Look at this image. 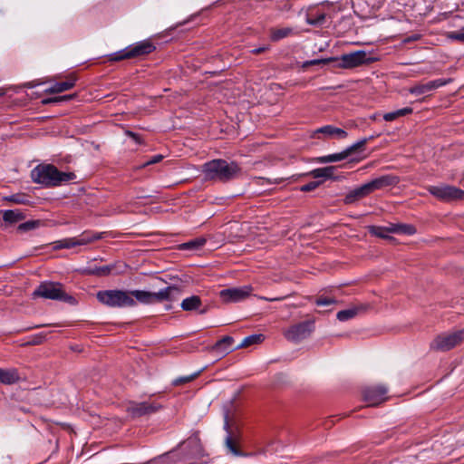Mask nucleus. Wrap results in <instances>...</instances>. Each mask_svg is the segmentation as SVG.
Wrapping results in <instances>:
<instances>
[{"mask_svg":"<svg viewBox=\"0 0 464 464\" xmlns=\"http://www.w3.org/2000/svg\"><path fill=\"white\" fill-rule=\"evenodd\" d=\"M447 37L453 41L464 43V28H462L459 31H453L448 33Z\"/></svg>","mask_w":464,"mask_h":464,"instance_id":"obj_44","label":"nucleus"},{"mask_svg":"<svg viewBox=\"0 0 464 464\" xmlns=\"http://www.w3.org/2000/svg\"><path fill=\"white\" fill-rule=\"evenodd\" d=\"M348 136V133L343 129L335 127L334 125H325L316 129L312 138L316 139H334V140H344Z\"/></svg>","mask_w":464,"mask_h":464,"instance_id":"obj_16","label":"nucleus"},{"mask_svg":"<svg viewBox=\"0 0 464 464\" xmlns=\"http://www.w3.org/2000/svg\"><path fill=\"white\" fill-rule=\"evenodd\" d=\"M464 340V330L449 334L438 335L430 343V348L435 351L447 352L453 349Z\"/></svg>","mask_w":464,"mask_h":464,"instance_id":"obj_10","label":"nucleus"},{"mask_svg":"<svg viewBox=\"0 0 464 464\" xmlns=\"http://www.w3.org/2000/svg\"><path fill=\"white\" fill-rule=\"evenodd\" d=\"M451 82H452V79L449 78V79H436L433 81H430L426 83H417L409 89V92L411 94H414V95L424 94L426 92L434 91L440 87L445 86Z\"/></svg>","mask_w":464,"mask_h":464,"instance_id":"obj_18","label":"nucleus"},{"mask_svg":"<svg viewBox=\"0 0 464 464\" xmlns=\"http://www.w3.org/2000/svg\"><path fill=\"white\" fill-rule=\"evenodd\" d=\"M209 311V305H205L203 308L198 309L199 314H205Z\"/></svg>","mask_w":464,"mask_h":464,"instance_id":"obj_52","label":"nucleus"},{"mask_svg":"<svg viewBox=\"0 0 464 464\" xmlns=\"http://www.w3.org/2000/svg\"><path fill=\"white\" fill-rule=\"evenodd\" d=\"M266 50H268L267 46H262V47H258V48L253 49L251 51V53L253 54H261V53H265Z\"/></svg>","mask_w":464,"mask_h":464,"instance_id":"obj_51","label":"nucleus"},{"mask_svg":"<svg viewBox=\"0 0 464 464\" xmlns=\"http://www.w3.org/2000/svg\"><path fill=\"white\" fill-rule=\"evenodd\" d=\"M293 34V28L283 27V28H271L270 39L273 42H277L283 38H285Z\"/></svg>","mask_w":464,"mask_h":464,"instance_id":"obj_32","label":"nucleus"},{"mask_svg":"<svg viewBox=\"0 0 464 464\" xmlns=\"http://www.w3.org/2000/svg\"><path fill=\"white\" fill-rule=\"evenodd\" d=\"M128 295L130 299H134L137 303L143 304H153L152 292L145 290H128Z\"/></svg>","mask_w":464,"mask_h":464,"instance_id":"obj_26","label":"nucleus"},{"mask_svg":"<svg viewBox=\"0 0 464 464\" xmlns=\"http://www.w3.org/2000/svg\"><path fill=\"white\" fill-rule=\"evenodd\" d=\"M204 370H205V368H202L199 371H198L188 376L179 377L172 382V384L174 386H179V385H182L185 383H188V382L194 381L195 379H197Z\"/></svg>","mask_w":464,"mask_h":464,"instance_id":"obj_43","label":"nucleus"},{"mask_svg":"<svg viewBox=\"0 0 464 464\" xmlns=\"http://www.w3.org/2000/svg\"><path fill=\"white\" fill-rule=\"evenodd\" d=\"M365 308L364 305H359L339 311L336 314V318L341 322L348 321L354 318L360 312L364 311Z\"/></svg>","mask_w":464,"mask_h":464,"instance_id":"obj_30","label":"nucleus"},{"mask_svg":"<svg viewBox=\"0 0 464 464\" xmlns=\"http://www.w3.org/2000/svg\"><path fill=\"white\" fill-rule=\"evenodd\" d=\"M76 77L69 75L67 80L64 82H58L52 85L50 88L45 90L46 93H60L68 90H71L75 86Z\"/></svg>","mask_w":464,"mask_h":464,"instance_id":"obj_23","label":"nucleus"},{"mask_svg":"<svg viewBox=\"0 0 464 464\" xmlns=\"http://www.w3.org/2000/svg\"><path fill=\"white\" fill-rule=\"evenodd\" d=\"M370 194H371V192L369 190V188H368L367 184L365 183V184L349 191L343 198V203L345 205L353 204L356 201L367 197Z\"/></svg>","mask_w":464,"mask_h":464,"instance_id":"obj_21","label":"nucleus"},{"mask_svg":"<svg viewBox=\"0 0 464 464\" xmlns=\"http://www.w3.org/2000/svg\"><path fill=\"white\" fill-rule=\"evenodd\" d=\"M265 340V335L262 334H251L244 338L242 343L236 346V349L249 347L253 344L261 343Z\"/></svg>","mask_w":464,"mask_h":464,"instance_id":"obj_34","label":"nucleus"},{"mask_svg":"<svg viewBox=\"0 0 464 464\" xmlns=\"http://www.w3.org/2000/svg\"><path fill=\"white\" fill-rule=\"evenodd\" d=\"M326 14L324 12H311L307 16V23L312 25L321 26L325 22Z\"/></svg>","mask_w":464,"mask_h":464,"instance_id":"obj_38","label":"nucleus"},{"mask_svg":"<svg viewBox=\"0 0 464 464\" xmlns=\"http://www.w3.org/2000/svg\"><path fill=\"white\" fill-rule=\"evenodd\" d=\"M163 159V156L160 155V154H158V155H155V156H152L149 160H147L143 165L144 166H147V165H150V164H155V163H158L160 161H161Z\"/></svg>","mask_w":464,"mask_h":464,"instance_id":"obj_49","label":"nucleus"},{"mask_svg":"<svg viewBox=\"0 0 464 464\" xmlns=\"http://www.w3.org/2000/svg\"><path fill=\"white\" fill-rule=\"evenodd\" d=\"M430 194L442 201L462 200L464 199V190L450 185L430 186L428 188Z\"/></svg>","mask_w":464,"mask_h":464,"instance_id":"obj_12","label":"nucleus"},{"mask_svg":"<svg viewBox=\"0 0 464 464\" xmlns=\"http://www.w3.org/2000/svg\"><path fill=\"white\" fill-rule=\"evenodd\" d=\"M387 228H388V227L369 226L368 232L370 233V235L380 237V238L388 239V240L394 239L392 237L388 235L389 232H386Z\"/></svg>","mask_w":464,"mask_h":464,"instance_id":"obj_36","label":"nucleus"},{"mask_svg":"<svg viewBox=\"0 0 464 464\" xmlns=\"http://www.w3.org/2000/svg\"><path fill=\"white\" fill-rule=\"evenodd\" d=\"M176 292L177 294L180 293V288L176 285H169L161 289L160 291L154 293L152 292V300L153 304L161 303L163 301H172L174 298L172 294Z\"/></svg>","mask_w":464,"mask_h":464,"instance_id":"obj_22","label":"nucleus"},{"mask_svg":"<svg viewBox=\"0 0 464 464\" xmlns=\"http://www.w3.org/2000/svg\"><path fill=\"white\" fill-rule=\"evenodd\" d=\"M323 184V180L310 181L309 183L303 185L300 190L303 192H310L317 188Z\"/></svg>","mask_w":464,"mask_h":464,"instance_id":"obj_45","label":"nucleus"},{"mask_svg":"<svg viewBox=\"0 0 464 464\" xmlns=\"http://www.w3.org/2000/svg\"><path fill=\"white\" fill-rule=\"evenodd\" d=\"M233 344L234 338L229 335H225L211 346V351L216 352L218 354L225 355L227 354L228 353L237 350L236 347L233 346Z\"/></svg>","mask_w":464,"mask_h":464,"instance_id":"obj_20","label":"nucleus"},{"mask_svg":"<svg viewBox=\"0 0 464 464\" xmlns=\"http://www.w3.org/2000/svg\"><path fill=\"white\" fill-rule=\"evenodd\" d=\"M224 430L227 431L225 447L227 448V452L236 457L249 456L248 453H246L241 450L243 435L240 427L235 422H230L227 413L225 415Z\"/></svg>","mask_w":464,"mask_h":464,"instance_id":"obj_5","label":"nucleus"},{"mask_svg":"<svg viewBox=\"0 0 464 464\" xmlns=\"http://www.w3.org/2000/svg\"><path fill=\"white\" fill-rule=\"evenodd\" d=\"M20 381L19 372L14 368L3 369L0 368V383L5 385H12Z\"/></svg>","mask_w":464,"mask_h":464,"instance_id":"obj_25","label":"nucleus"},{"mask_svg":"<svg viewBox=\"0 0 464 464\" xmlns=\"http://www.w3.org/2000/svg\"><path fill=\"white\" fill-rule=\"evenodd\" d=\"M41 221L40 220H28L24 223H21L17 227V231L20 233H25L34 229H36L40 227Z\"/></svg>","mask_w":464,"mask_h":464,"instance_id":"obj_42","label":"nucleus"},{"mask_svg":"<svg viewBox=\"0 0 464 464\" xmlns=\"http://www.w3.org/2000/svg\"><path fill=\"white\" fill-rule=\"evenodd\" d=\"M47 325L48 324H38V325L28 327V328L24 329V331L31 330V329H36V328H40V327H44V326H47Z\"/></svg>","mask_w":464,"mask_h":464,"instance_id":"obj_55","label":"nucleus"},{"mask_svg":"<svg viewBox=\"0 0 464 464\" xmlns=\"http://www.w3.org/2000/svg\"><path fill=\"white\" fill-rule=\"evenodd\" d=\"M386 232L411 236L417 232V229L413 225L399 223L391 224V226L386 229Z\"/></svg>","mask_w":464,"mask_h":464,"instance_id":"obj_27","label":"nucleus"},{"mask_svg":"<svg viewBox=\"0 0 464 464\" xmlns=\"http://www.w3.org/2000/svg\"><path fill=\"white\" fill-rule=\"evenodd\" d=\"M346 159V155L343 150L339 153H334L326 156H322L316 158V162L321 164L330 163V162H337Z\"/></svg>","mask_w":464,"mask_h":464,"instance_id":"obj_37","label":"nucleus"},{"mask_svg":"<svg viewBox=\"0 0 464 464\" xmlns=\"http://www.w3.org/2000/svg\"><path fill=\"white\" fill-rule=\"evenodd\" d=\"M45 339V335L44 334H38L34 335L30 341H28L25 344L26 345H39L44 343Z\"/></svg>","mask_w":464,"mask_h":464,"instance_id":"obj_47","label":"nucleus"},{"mask_svg":"<svg viewBox=\"0 0 464 464\" xmlns=\"http://www.w3.org/2000/svg\"><path fill=\"white\" fill-rule=\"evenodd\" d=\"M283 10H285V11H288L291 9V4L289 3V1H286L285 4H284V6L282 8Z\"/></svg>","mask_w":464,"mask_h":464,"instance_id":"obj_53","label":"nucleus"},{"mask_svg":"<svg viewBox=\"0 0 464 464\" xmlns=\"http://www.w3.org/2000/svg\"><path fill=\"white\" fill-rule=\"evenodd\" d=\"M160 409L162 405L156 401H130L127 411L132 418H140L156 413Z\"/></svg>","mask_w":464,"mask_h":464,"instance_id":"obj_15","label":"nucleus"},{"mask_svg":"<svg viewBox=\"0 0 464 464\" xmlns=\"http://www.w3.org/2000/svg\"><path fill=\"white\" fill-rule=\"evenodd\" d=\"M314 331V321L307 320L291 325L284 334L286 340L298 343L306 339Z\"/></svg>","mask_w":464,"mask_h":464,"instance_id":"obj_9","label":"nucleus"},{"mask_svg":"<svg viewBox=\"0 0 464 464\" xmlns=\"http://www.w3.org/2000/svg\"><path fill=\"white\" fill-rule=\"evenodd\" d=\"M335 169V166H327L324 168L314 169L308 173L303 174L302 176H311L314 179L324 178L335 180L337 179V177H334Z\"/></svg>","mask_w":464,"mask_h":464,"instance_id":"obj_24","label":"nucleus"},{"mask_svg":"<svg viewBox=\"0 0 464 464\" xmlns=\"http://www.w3.org/2000/svg\"><path fill=\"white\" fill-rule=\"evenodd\" d=\"M184 447V460H201L205 456V450L198 435L195 434L180 443Z\"/></svg>","mask_w":464,"mask_h":464,"instance_id":"obj_13","label":"nucleus"},{"mask_svg":"<svg viewBox=\"0 0 464 464\" xmlns=\"http://www.w3.org/2000/svg\"><path fill=\"white\" fill-rule=\"evenodd\" d=\"M206 242L207 239L200 237L179 245V248L180 250H198L206 244Z\"/></svg>","mask_w":464,"mask_h":464,"instance_id":"obj_33","label":"nucleus"},{"mask_svg":"<svg viewBox=\"0 0 464 464\" xmlns=\"http://www.w3.org/2000/svg\"><path fill=\"white\" fill-rule=\"evenodd\" d=\"M202 305L201 298L198 295H192L185 298L180 306L184 311H196L198 310Z\"/></svg>","mask_w":464,"mask_h":464,"instance_id":"obj_31","label":"nucleus"},{"mask_svg":"<svg viewBox=\"0 0 464 464\" xmlns=\"http://www.w3.org/2000/svg\"><path fill=\"white\" fill-rule=\"evenodd\" d=\"M253 287L251 285H244L241 287H229L219 292V297L223 303H237L241 302L251 295Z\"/></svg>","mask_w":464,"mask_h":464,"instance_id":"obj_14","label":"nucleus"},{"mask_svg":"<svg viewBox=\"0 0 464 464\" xmlns=\"http://www.w3.org/2000/svg\"><path fill=\"white\" fill-rule=\"evenodd\" d=\"M106 232L84 231L77 237L65 238L54 242L53 249L59 250L63 248H72L78 246L88 245L92 242L100 240L104 237Z\"/></svg>","mask_w":464,"mask_h":464,"instance_id":"obj_8","label":"nucleus"},{"mask_svg":"<svg viewBox=\"0 0 464 464\" xmlns=\"http://www.w3.org/2000/svg\"><path fill=\"white\" fill-rule=\"evenodd\" d=\"M31 178L35 183L52 188L74 180L76 175L74 172L61 171L53 164H39L31 171Z\"/></svg>","mask_w":464,"mask_h":464,"instance_id":"obj_2","label":"nucleus"},{"mask_svg":"<svg viewBox=\"0 0 464 464\" xmlns=\"http://www.w3.org/2000/svg\"><path fill=\"white\" fill-rule=\"evenodd\" d=\"M100 304L110 308H124L136 306V301L128 295V290L108 289L96 293Z\"/></svg>","mask_w":464,"mask_h":464,"instance_id":"obj_4","label":"nucleus"},{"mask_svg":"<svg viewBox=\"0 0 464 464\" xmlns=\"http://www.w3.org/2000/svg\"><path fill=\"white\" fill-rule=\"evenodd\" d=\"M35 85L36 83H34V82H29L24 84L25 88H34Z\"/></svg>","mask_w":464,"mask_h":464,"instance_id":"obj_54","label":"nucleus"},{"mask_svg":"<svg viewBox=\"0 0 464 464\" xmlns=\"http://www.w3.org/2000/svg\"><path fill=\"white\" fill-rule=\"evenodd\" d=\"M386 387L382 385L366 388L363 392V400L369 406H377L385 400Z\"/></svg>","mask_w":464,"mask_h":464,"instance_id":"obj_17","label":"nucleus"},{"mask_svg":"<svg viewBox=\"0 0 464 464\" xmlns=\"http://www.w3.org/2000/svg\"><path fill=\"white\" fill-rule=\"evenodd\" d=\"M359 160H360V159H352L351 162H358Z\"/></svg>","mask_w":464,"mask_h":464,"instance_id":"obj_58","label":"nucleus"},{"mask_svg":"<svg viewBox=\"0 0 464 464\" xmlns=\"http://www.w3.org/2000/svg\"><path fill=\"white\" fill-rule=\"evenodd\" d=\"M125 134L130 138H132L138 144H141L142 143V140H141V137L140 134L138 133H135L131 130H126L125 131Z\"/></svg>","mask_w":464,"mask_h":464,"instance_id":"obj_48","label":"nucleus"},{"mask_svg":"<svg viewBox=\"0 0 464 464\" xmlns=\"http://www.w3.org/2000/svg\"><path fill=\"white\" fill-rule=\"evenodd\" d=\"M33 298H44L50 300L62 301L71 305L78 304L77 299L67 294L63 285L59 282L44 281L42 282L33 292Z\"/></svg>","mask_w":464,"mask_h":464,"instance_id":"obj_3","label":"nucleus"},{"mask_svg":"<svg viewBox=\"0 0 464 464\" xmlns=\"http://www.w3.org/2000/svg\"><path fill=\"white\" fill-rule=\"evenodd\" d=\"M400 182V178L395 175L387 174L378 177L369 182H367V186L371 193L375 190L382 189L387 187L396 186Z\"/></svg>","mask_w":464,"mask_h":464,"instance_id":"obj_19","label":"nucleus"},{"mask_svg":"<svg viewBox=\"0 0 464 464\" xmlns=\"http://www.w3.org/2000/svg\"><path fill=\"white\" fill-rule=\"evenodd\" d=\"M338 62V57H329V58H322V59H314L310 61L304 62L302 67L304 69L308 68L313 65H326Z\"/></svg>","mask_w":464,"mask_h":464,"instance_id":"obj_39","label":"nucleus"},{"mask_svg":"<svg viewBox=\"0 0 464 464\" xmlns=\"http://www.w3.org/2000/svg\"><path fill=\"white\" fill-rule=\"evenodd\" d=\"M420 39V34H414L405 38L403 42L406 43V44H409V43L416 42V41H418Z\"/></svg>","mask_w":464,"mask_h":464,"instance_id":"obj_50","label":"nucleus"},{"mask_svg":"<svg viewBox=\"0 0 464 464\" xmlns=\"http://www.w3.org/2000/svg\"><path fill=\"white\" fill-rule=\"evenodd\" d=\"M413 112V109L411 107H405L394 111L387 112L383 115V119L386 121H392L399 117L406 116L411 114Z\"/></svg>","mask_w":464,"mask_h":464,"instance_id":"obj_35","label":"nucleus"},{"mask_svg":"<svg viewBox=\"0 0 464 464\" xmlns=\"http://www.w3.org/2000/svg\"><path fill=\"white\" fill-rule=\"evenodd\" d=\"M76 97V94H65V95H60L51 98H45L42 100V103L44 105L51 104V103H60L63 102H68Z\"/></svg>","mask_w":464,"mask_h":464,"instance_id":"obj_41","label":"nucleus"},{"mask_svg":"<svg viewBox=\"0 0 464 464\" xmlns=\"http://www.w3.org/2000/svg\"><path fill=\"white\" fill-rule=\"evenodd\" d=\"M156 50V46L150 40H144L130 45L121 51L107 55L109 62H121L148 55Z\"/></svg>","mask_w":464,"mask_h":464,"instance_id":"obj_6","label":"nucleus"},{"mask_svg":"<svg viewBox=\"0 0 464 464\" xmlns=\"http://www.w3.org/2000/svg\"><path fill=\"white\" fill-rule=\"evenodd\" d=\"M324 425L325 427L328 429V428H331L333 425H334V421L333 420H326L324 422Z\"/></svg>","mask_w":464,"mask_h":464,"instance_id":"obj_56","label":"nucleus"},{"mask_svg":"<svg viewBox=\"0 0 464 464\" xmlns=\"http://www.w3.org/2000/svg\"><path fill=\"white\" fill-rule=\"evenodd\" d=\"M379 59L363 50H358L349 53H343L338 57V62L334 63L337 68L353 69L362 65H369Z\"/></svg>","mask_w":464,"mask_h":464,"instance_id":"obj_7","label":"nucleus"},{"mask_svg":"<svg viewBox=\"0 0 464 464\" xmlns=\"http://www.w3.org/2000/svg\"><path fill=\"white\" fill-rule=\"evenodd\" d=\"M373 138H374L373 136L363 138V139L360 140L359 141L355 142L354 144H353V145L349 146L348 148H346L343 150L344 154L346 155V159L349 156H352L353 154L361 153V152L364 151L366 144L370 140H372Z\"/></svg>","mask_w":464,"mask_h":464,"instance_id":"obj_29","label":"nucleus"},{"mask_svg":"<svg viewBox=\"0 0 464 464\" xmlns=\"http://www.w3.org/2000/svg\"><path fill=\"white\" fill-rule=\"evenodd\" d=\"M337 301L334 298L326 297V296H319L315 299V304L318 306L322 305H329L333 304H336Z\"/></svg>","mask_w":464,"mask_h":464,"instance_id":"obj_46","label":"nucleus"},{"mask_svg":"<svg viewBox=\"0 0 464 464\" xmlns=\"http://www.w3.org/2000/svg\"><path fill=\"white\" fill-rule=\"evenodd\" d=\"M29 198L30 197L25 193H16V194H13L11 196L5 197V200L11 202V203H14V204L27 205L30 202Z\"/></svg>","mask_w":464,"mask_h":464,"instance_id":"obj_40","label":"nucleus"},{"mask_svg":"<svg viewBox=\"0 0 464 464\" xmlns=\"http://www.w3.org/2000/svg\"><path fill=\"white\" fill-rule=\"evenodd\" d=\"M128 267L129 266L126 263L118 261L102 266H90L83 270V274L87 276L104 277L110 275L117 276L124 274Z\"/></svg>","mask_w":464,"mask_h":464,"instance_id":"obj_11","label":"nucleus"},{"mask_svg":"<svg viewBox=\"0 0 464 464\" xmlns=\"http://www.w3.org/2000/svg\"><path fill=\"white\" fill-rule=\"evenodd\" d=\"M25 218V214L21 209H8L3 213V220L9 225L15 224Z\"/></svg>","mask_w":464,"mask_h":464,"instance_id":"obj_28","label":"nucleus"},{"mask_svg":"<svg viewBox=\"0 0 464 464\" xmlns=\"http://www.w3.org/2000/svg\"><path fill=\"white\" fill-rule=\"evenodd\" d=\"M5 94V91L3 88H0V97L4 96Z\"/></svg>","mask_w":464,"mask_h":464,"instance_id":"obj_57","label":"nucleus"},{"mask_svg":"<svg viewBox=\"0 0 464 464\" xmlns=\"http://www.w3.org/2000/svg\"><path fill=\"white\" fill-rule=\"evenodd\" d=\"M202 172L205 180L227 183L239 178L242 169L236 161L218 159L204 163Z\"/></svg>","mask_w":464,"mask_h":464,"instance_id":"obj_1","label":"nucleus"}]
</instances>
